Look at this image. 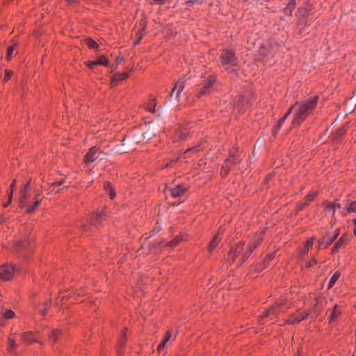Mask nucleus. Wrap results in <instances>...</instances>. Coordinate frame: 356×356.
Returning a JSON list of instances; mask_svg holds the SVG:
<instances>
[{
	"label": "nucleus",
	"mask_w": 356,
	"mask_h": 356,
	"mask_svg": "<svg viewBox=\"0 0 356 356\" xmlns=\"http://www.w3.org/2000/svg\"><path fill=\"white\" fill-rule=\"evenodd\" d=\"M316 97H313L307 99L298 106V109L294 114L292 120V125L293 127L300 125L316 108Z\"/></svg>",
	"instance_id": "nucleus-1"
},
{
	"label": "nucleus",
	"mask_w": 356,
	"mask_h": 356,
	"mask_svg": "<svg viewBox=\"0 0 356 356\" xmlns=\"http://www.w3.org/2000/svg\"><path fill=\"white\" fill-rule=\"evenodd\" d=\"M251 253L252 252H250L248 247L245 250L244 243H239L231 248L227 254V259L231 261H234L236 258L240 257V264H242L249 257Z\"/></svg>",
	"instance_id": "nucleus-2"
},
{
	"label": "nucleus",
	"mask_w": 356,
	"mask_h": 356,
	"mask_svg": "<svg viewBox=\"0 0 356 356\" xmlns=\"http://www.w3.org/2000/svg\"><path fill=\"white\" fill-rule=\"evenodd\" d=\"M220 60L222 66L226 70H229L231 67L236 66L238 64V60L234 54L227 49L222 51Z\"/></svg>",
	"instance_id": "nucleus-3"
},
{
	"label": "nucleus",
	"mask_w": 356,
	"mask_h": 356,
	"mask_svg": "<svg viewBox=\"0 0 356 356\" xmlns=\"http://www.w3.org/2000/svg\"><path fill=\"white\" fill-rule=\"evenodd\" d=\"M19 272V268L15 265L4 264L0 267V278L4 281L12 279L14 273Z\"/></svg>",
	"instance_id": "nucleus-4"
},
{
	"label": "nucleus",
	"mask_w": 356,
	"mask_h": 356,
	"mask_svg": "<svg viewBox=\"0 0 356 356\" xmlns=\"http://www.w3.org/2000/svg\"><path fill=\"white\" fill-rule=\"evenodd\" d=\"M216 85V78L209 76V79L204 81L202 88L198 92L197 97L198 98L203 95H209L213 90Z\"/></svg>",
	"instance_id": "nucleus-5"
},
{
	"label": "nucleus",
	"mask_w": 356,
	"mask_h": 356,
	"mask_svg": "<svg viewBox=\"0 0 356 356\" xmlns=\"http://www.w3.org/2000/svg\"><path fill=\"white\" fill-rule=\"evenodd\" d=\"M101 152L95 146L90 148V151L85 155L84 159L86 163H92L99 158Z\"/></svg>",
	"instance_id": "nucleus-6"
},
{
	"label": "nucleus",
	"mask_w": 356,
	"mask_h": 356,
	"mask_svg": "<svg viewBox=\"0 0 356 356\" xmlns=\"http://www.w3.org/2000/svg\"><path fill=\"white\" fill-rule=\"evenodd\" d=\"M339 229H337L335 230L334 234L332 237H329L328 236H324L323 241L320 243L318 248H327L339 236Z\"/></svg>",
	"instance_id": "nucleus-7"
},
{
	"label": "nucleus",
	"mask_w": 356,
	"mask_h": 356,
	"mask_svg": "<svg viewBox=\"0 0 356 356\" xmlns=\"http://www.w3.org/2000/svg\"><path fill=\"white\" fill-rule=\"evenodd\" d=\"M264 233L260 232L257 234L254 238L251 240L248 245L250 252H252L253 250L259 245L260 242L263 240Z\"/></svg>",
	"instance_id": "nucleus-8"
},
{
	"label": "nucleus",
	"mask_w": 356,
	"mask_h": 356,
	"mask_svg": "<svg viewBox=\"0 0 356 356\" xmlns=\"http://www.w3.org/2000/svg\"><path fill=\"white\" fill-rule=\"evenodd\" d=\"M20 199H19V207L21 208L26 206V200L29 197L28 193V186H23L20 189Z\"/></svg>",
	"instance_id": "nucleus-9"
},
{
	"label": "nucleus",
	"mask_w": 356,
	"mask_h": 356,
	"mask_svg": "<svg viewBox=\"0 0 356 356\" xmlns=\"http://www.w3.org/2000/svg\"><path fill=\"white\" fill-rule=\"evenodd\" d=\"M187 188L184 185H177L175 188L170 190V194L173 197H177L182 196Z\"/></svg>",
	"instance_id": "nucleus-10"
},
{
	"label": "nucleus",
	"mask_w": 356,
	"mask_h": 356,
	"mask_svg": "<svg viewBox=\"0 0 356 356\" xmlns=\"http://www.w3.org/2000/svg\"><path fill=\"white\" fill-rule=\"evenodd\" d=\"M184 77L180 79L179 80H178L176 83L175 84V86L172 89V92H175V90L177 91V97L178 98L179 96V94L181 93V92L183 90L184 88Z\"/></svg>",
	"instance_id": "nucleus-11"
},
{
	"label": "nucleus",
	"mask_w": 356,
	"mask_h": 356,
	"mask_svg": "<svg viewBox=\"0 0 356 356\" xmlns=\"http://www.w3.org/2000/svg\"><path fill=\"white\" fill-rule=\"evenodd\" d=\"M234 165L230 161H229L227 159L225 161L222 165V170H221V175L222 176H226L229 171L232 170L231 166Z\"/></svg>",
	"instance_id": "nucleus-12"
},
{
	"label": "nucleus",
	"mask_w": 356,
	"mask_h": 356,
	"mask_svg": "<svg viewBox=\"0 0 356 356\" xmlns=\"http://www.w3.org/2000/svg\"><path fill=\"white\" fill-rule=\"evenodd\" d=\"M234 165L230 161H229L227 159L225 161L222 165V170H221V175L222 176H226L229 171L232 170L231 166Z\"/></svg>",
	"instance_id": "nucleus-13"
},
{
	"label": "nucleus",
	"mask_w": 356,
	"mask_h": 356,
	"mask_svg": "<svg viewBox=\"0 0 356 356\" xmlns=\"http://www.w3.org/2000/svg\"><path fill=\"white\" fill-rule=\"evenodd\" d=\"M346 243V238L344 236H341L340 238L337 241V242L334 244L333 248H332V252H336L339 248L344 245Z\"/></svg>",
	"instance_id": "nucleus-14"
},
{
	"label": "nucleus",
	"mask_w": 356,
	"mask_h": 356,
	"mask_svg": "<svg viewBox=\"0 0 356 356\" xmlns=\"http://www.w3.org/2000/svg\"><path fill=\"white\" fill-rule=\"evenodd\" d=\"M129 76L127 72L124 73H117L113 76V78L112 79V85L114 86H115V82L118 81L123 80L126 78H127Z\"/></svg>",
	"instance_id": "nucleus-15"
},
{
	"label": "nucleus",
	"mask_w": 356,
	"mask_h": 356,
	"mask_svg": "<svg viewBox=\"0 0 356 356\" xmlns=\"http://www.w3.org/2000/svg\"><path fill=\"white\" fill-rule=\"evenodd\" d=\"M219 242H220L219 235H218V234H217L214 236L213 240L210 242L209 247H208V250L209 252H212L216 248V247L219 243Z\"/></svg>",
	"instance_id": "nucleus-16"
},
{
	"label": "nucleus",
	"mask_w": 356,
	"mask_h": 356,
	"mask_svg": "<svg viewBox=\"0 0 356 356\" xmlns=\"http://www.w3.org/2000/svg\"><path fill=\"white\" fill-rule=\"evenodd\" d=\"M234 165H236L241 162V159L238 155L234 152H230L229 156L227 159Z\"/></svg>",
	"instance_id": "nucleus-17"
},
{
	"label": "nucleus",
	"mask_w": 356,
	"mask_h": 356,
	"mask_svg": "<svg viewBox=\"0 0 356 356\" xmlns=\"http://www.w3.org/2000/svg\"><path fill=\"white\" fill-rule=\"evenodd\" d=\"M40 202H41L40 200H35L34 203H33V205L28 204L26 203V207H27V209H26V212L29 213H32L40 205Z\"/></svg>",
	"instance_id": "nucleus-18"
},
{
	"label": "nucleus",
	"mask_w": 356,
	"mask_h": 356,
	"mask_svg": "<svg viewBox=\"0 0 356 356\" xmlns=\"http://www.w3.org/2000/svg\"><path fill=\"white\" fill-rule=\"evenodd\" d=\"M32 335H33L32 332H24L22 334V339L27 343L37 341L35 339H33Z\"/></svg>",
	"instance_id": "nucleus-19"
},
{
	"label": "nucleus",
	"mask_w": 356,
	"mask_h": 356,
	"mask_svg": "<svg viewBox=\"0 0 356 356\" xmlns=\"http://www.w3.org/2000/svg\"><path fill=\"white\" fill-rule=\"evenodd\" d=\"M281 305L280 304H276L275 305L273 306L268 311H266L265 312H264V314H262L261 317L262 318H266L270 314H276L277 313V308H278Z\"/></svg>",
	"instance_id": "nucleus-20"
},
{
	"label": "nucleus",
	"mask_w": 356,
	"mask_h": 356,
	"mask_svg": "<svg viewBox=\"0 0 356 356\" xmlns=\"http://www.w3.org/2000/svg\"><path fill=\"white\" fill-rule=\"evenodd\" d=\"M339 276H340V273L339 272H335L334 273V275L330 278V280L328 282V285H327L328 289H330L334 286V284H335L337 280L339 279Z\"/></svg>",
	"instance_id": "nucleus-21"
},
{
	"label": "nucleus",
	"mask_w": 356,
	"mask_h": 356,
	"mask_svg": "<svg viewBox=\"0 0 356 356\" xmlns=\"http://www.w3.org/2000/svg\"><path fill=\"white\" fill-rule=\"evenodd\" d=\"M104 188L106 191L107 192L108 195H109L111 199H113L115 196V193L113 190V188L111 185L109 183H106L104 184Z\"/></svg>",
	"instance_id": "nucleus-22"
},
{
	"label": "nucleus",
	"mask_w": 356,
	"mask_h": 356,
	"mask_svg": "<svg viewBox=\"0 0 356 356\" xmlns=\"http://www.w3.org/2000/svg\"><path fill=\"white\" fill-rule=\"evenodd\" d=\"M61 331L60 330H52L51 334L49 335V339L51 340L54 343L56 341V339L58 338L60 334Z\"/></svg>",
	"instance_id": "nucleus-23"
},
{
	"label": "nucleus",
	"mask_w": 356,
	"mask_h": 356,
	"mask_svg": "<svg viewBox=\"0 0 356 356\" xmlns=\"http://www.w3.org/2000/svg\"><path fill=\"white\" fill-rule=\"evenodd\" d=\"M340 314H341V311H339L337 309V306L335 305L333 308L332 313H331L330 320L331 321H334L340 315Z\"/></svg>",
	"instance_id": "nucleus-24"
},
{
	"label": "nucleus",
	"mask_w": 356,
	"mask_h": 356,
	"mask_svg": "<svg viewBox=\"0 0 356 356\" xmlns=\"http://www.w3.org/2000/svg\"><path fill=\"white\" fill-rule=\"evenodd\" d=\"M86 44L91 49H96L98 47V44L91 38H87L86 40Z\"/></svg>",
	"instance_id": "nucleus-25"
},
{
	"label": "nucleus",
	"mask_w": 356,
	"mask_h": 356,
	"mask_svg": "<svg viewBox=\"0 0 356 356\" xmlns=\"http://www.w3.org/2000/svg\"><path fill=\"white\" fill-rule=\"evenodd\" d=\"M95 63L97 65H102L104 66H107L108 65L107 59L104 56H99L98 60L95 61Z\"/></svg>",
	"instance_id": "nucleus-26"
},
{
	"label": "nucleus",
	"mask_w": 356,
	"mask_h": 356,
	"mask_svg": "<svg viewBox=\"0 0 356 356\" xmlns=\"http://www.w3.org/2000/svg\"><path fill=\"white\" fill-rule=\"evenodd\" d=\"M335 209H336V204H334V203H328L327 204H326V206L325 207V210L326 211H327V212L332 211L333 213L335 212Z\"/></svg>",
	"instance_id": "nucleus-27"
},
{
	"label": "nucleus",
	"mask_w": 356,
	"mask_h": 356,
	"mask_svg": "<svg viewBox=\"0 0 356 356\" xmlns=\"http://www.w3.org/2000/svg\"><path fill=\"white\" fill-rule=\"evenodd\" d=\"M348 212L356 213V201L352 202L347 207Z\"/></svg>",
	"instance_id": "nucleus-28"
},
{
	"label": "nucleus",
	"mask_w": 356,
	"mask_h": 356,
	"mask_svg": "<svg viewBox=\"0 0 356 356\" xmlns=\"http://www.w3.org/2000/svg\"><path fill=\"white\" fill-rule=\"evenodd\" d=\"M155 107H156L155 99H152L151 101V103L149 104V106H147L146 109L151 113H154L156 111Z\"/></svg>",
	"instance_id": "nucleus-29"
},
{
	"label": "nucleus",
	"mask_w": 356,
	"mask_h": 356,
	"mask_svg": "<svg viewBox=\"0 0 356 356\" xmlns=\"http://www.w3.org/2000/svg\"><path fill=\"white\" fill-rule=\"evenodd\" d=\"M181 240V237H177V238H174L173 240L170 241L169 243H168L167 245L169 247L176 246Z\"/></svg>",
	"instance_id": "nucleus-30"
},
{
	"label": "nucleus",
	"mask_w": 356,
	"mask_h": 356,
	"mask_svg": "<svg viewBox=\"0 0 356 356\" xmlns=\"http://www.w3.org/2000/svg\"><path fill=\"white\" fill-rule=\"evenodd\" d=\"M294 5H295V2H294V1H293V0H291V1L289 3V4H288L287 7L286 8V13L289 12V15H291V13H292V10H293V8H294Z\"/></svg>",
	"instance_id": "nucleus-31"
},
{
	"label": "nucleus",
	"mask_w": 356,
	"mask_h": 356,
	"mask_svg": "<svg viewBox=\"0 0 356 356\" xmlns=\"http://www.w3.org/2000/svg\"><path fill=\"white\" fill-rule=\"evenodd\" d=\"M307 314H305V315H299L298 316L296 317L293 321H292V323H300L301 322L302 320H304L307 316Z\"/></svg>",
	"instance_id": "nucleus-32"
},
{
	"label": "nucleus",
	"mask_w": 356,
	"mask_h": 356,
	"mask_svg": "<svg viewBox=\"0 0 356 356\" xmlns=\"http://www.w3.org/2000/svg\"><path fill=\"white\" fill-rule=\"evenodd\" d=\"M3 316L6 318L10 319L15 316V313L12 310H6L3 314Z\"/></svg>",
	"instance_id": "nucleus-33"
},
{
	"label": "nucleus",
	"mask_w": 356,
	"mask_h": 356,
	"mask_svg": "<svg viewBox=\"0 0 356 356\" xmlns=\"http://www.w3.org/2000/svg\"><path fill=\"white\" fill-rule=\"evenodd\" d=\"M313 244V238L308 240L305 245L304 254L307 253L309 248Z\"/></svg>",
	"instance_id": "nucleus-34"
},
{
	"label": "nucleus",
	"mask_w": 356,
	"mask_h": 356,
	"mask_svg": "<svg viewBox=\"0 0 356 356\" xmlns=\"http://www.w3.org/2000/svg\"><path fill=\"white\" fill-rule=\"evenodd\" d=\"M17 346L15 340L13 339H11L10 337L8 338V348L9 350L11 351L12 348H14Z\"/></svg>",
	"instance_id": "nucleus-35"
},
{
	"label": "nucleus",
	"mask_w": 356,
	"mask_h": 356,
	"mask_svg": "<svg viewBox=\"0 0 356 356\" xmlns=\"http://www.w3.org/2000/svg\"><path fill=\"white\" fill-rule=\"evenodd\" d=\"M104 216H105V214L102 211H101L98 213H96L95 217V220L98 222L104 218Z\"/></svg>",
	"instance_id": "nucleus-36"
},
{
	"label": "nucleus",
	"mask_w": 356,
	"mask_h": 356,
	"mask_svg": "<svg viewBox=\"0 0 356 356\" xmlns=\"http://www.w3.org/2000/svg\"><path fill=\"white\" fill-rule=\"evenodd\" d=\"M13 49H14V47L13 46L9 47L8 49L7 54H6V58L8 60H10L11 58H12V54H13Z\"/></svg>",
	"instance_id": "nucleus-37"
},
{
	"label": "nucleus",
	"mask_w": 356,
	"mask_h": 356,
	"mask_svg": "<svg viewBox=\"0 0 356 356\" xmlns=\"http://www.w3.org/2000/svg\"><path fill=\"white\" fill-rule=\"evenodd\" d=\"M49 308V304L47 302L44 304V309L42 310H40V313L42 316H44L46 314V313L48 312Z\"/></svg>",
	"instance_id": "nucleus-38"
},
{
	"label": "nucleus",
	"mask_w": 356,
	"mask_h": 356,
	"mask_svg": "<svg viewBox=\"0 0 356 356\" xmlns=\"http://www.w3.org/2000/svg\"><path fill=\"white\" fill-rule=\"evenodd\" d=\"M308 10H309V8H301L299 9V14L302 17H305L307 15Z\"/></svg>",
	"instance_id": "nucleus-39"
},
{
	"label": "nucleus",
	"mask_w": 356,
	"mask_h": 356,
	"mask_svg": "<svg viewBox=\"0 0 356 356\" xmlns=\"http://www.w3.org/2000/svg\"><path fill=\"white\" fill-rule=\"evenodd\" d=\"M12 200H13V191H10V193L8 195V202L3 204V207H7L11 203Z\"/></svg>",
	"instance_id": "nucleus-40"
},
{
	"label": "nucleus",
	"mask_w": 356,
	"mask_h": 356,
	"mask_svg": "<svg viewBox=\"0 0 356 356\" xmlns=\"http://www.w3.org/2000/svg\"><path fill=\"white\" fill-rule=\"evenodd\" d=\"M12 74H13V72L12 71L6 70V75H5L4 80L5 81L9 80L10 79Z\"/></svg>",
	"instance_id": "nucleus-41"
},
{
	"label": "nucleus",
	"mask_w": 356,
	"mask_h": 356,
	"mask_svg": "<svg viewBox=\"0 0 356 356\" xmlns=\"http://www.w3.org/2000/svg\"><path fill=\"white\" fill-rule=\"evenodd\" d=\"M64 181L65 180L63 179H62L60 181H59L58 182L53 183V184H52V186L54 187L53 190H55L56 186H61L63 184Z\"/></svg>",
	"instance_id": "nucleus-42"
},
{
	"label": "nucleus",
	"mask_w": 356,
	"mask_h": 356,
	"mask_svg": "<svg viewBox=\"0 0 356 356\" xmlns=\"http://www.w3.org/2000/svg\"><path fill=\"white\" fill-rule=\"evenodd\" d=\"M165 343L166 342L163 340L161 342V343L158 346L157 350L159 353H161V350L164 348Z\"/></svg>",
	"instance_id": "nucleus-43"
},
{
	"label": "nucleus",
	"mask_w": 356,
	"mask_h": 356,
	"mask_svg": "<svg viewBox=\"0 0 356 356\" xmlns=\"http://www.w3.org/2000/svg\"><path fill=\"white\" fill-rule=\"evenodd\" d=\"M85 63L90 69H92L95 65H97V64L95 63V61H87Z\"/></svg>",
	"instance_id": "nucleus-44"
},
{
	"label": "nucleus",
	"mask_w": 356,
	"mask_h": 356,
	"mask_svg": "<svg viewBox=\"0 0 356 356\" xmlns=\"http://www.w3.org/2000/svg\"><path fill=\"white\" fill-rule=\"evenodd\" d=\"M177 136L179 138L180 140H184L185 138V134L182 132L181 130H179L177 133Z\"/></svg>",
	"instance_id": "nucleus-45"
},
{
	"label": "nucleus",
	"mask_w": 356,
	"mask_h": 356,
	"mask_svg": "<svg viewBox=\"0 0 356 356\" xmlns=\"http://www.w3.org/2000/svg\"><path fill=\"white\" fill-rule=\"evenodd\" d=\"M165 1H166V0H152V3L162 5V4L165 3Z\"/></svg>",
	"instance_id": "nucleus-46"
},
{
	"label": "nucleus",
	"mask_w": 356,
	"mask_h": 356,
	"mask_svg": "<svg viewBox=\"0 0 356 356\" xmlns=\"http://www.w3.org/2000/svg\"><path fill=\"white\" fill-rule=\"evenodd\" d=\"M171 333L170 331H168L165 334V338L163 339L164 341L167 342L168 341L170 340V337H171Z\"/></svg>",
	"instance_id": "nucleus-47"
},
{
	"label": "nucleus",
	"mask_w": 356,
	"mask_h": 356,
	"mask_svg": "<svg viewBox=\"0 0 356 356\" xmlns=\"http://www.w3.org/2000/svg\"><path fill=\"white\" fill-rule=\"evenodd\" d=\"M315 195H316V193L308 194L307 196L306 197L307 201H312L314 199Z\"/></svg>",
	"instance_id": "nucleus-48"
},
{
	"label": "nucleus",
	"mask_w": 356,
	"mask_h": 356,
	"mask_svg": "<svg viewBox=\"0 0 356 356\" xmlns=\"http://www.w3.org/2000/svg\"><path fill=\"white\" fill-rule=\"evenodd\" d=\"M15 182H16L15 180H13V183L11 184V185H10V190L11 191H10L13 192V190H14V188L15 187Z\"/></svg>",
	"instance_id": "nucleus-49"
},
{
	"label": "nucleus",
	"mask_w": 356,
	"mask_h": 356,
	"mask_svg": "<svg viewBox=\"0 0 356 356\" xmlns=\"http://www.w3.org/2000/svg\"><path fill=\"white\" fill-rule=\"evenodd\" d=\"M285 120H286V118H282L280 120V121L278 122V124H280V125L282 126V124H284Z\"/></svg>",
	"instance_id": "nucleus-50"
},
{
	"label": "nucleus",
	"mask_w": 356,
	"mask_h": 356,
	"mask_svg": "<svg viewBox=\"0 0 356 356\" xmlns=\"http://www.w3.org/2000/svg\"><path fill=\"white\" fill-rule=\"evenodd\" d=\"M285 120H286V118H282L280 120V121L278 122V124H280V125L282 126V124H284Z\"/></svg>",
	"instance_id": "nucleus-51"
},
{
	"label": "nucleus",
	"mask_w": 356,
	"mask_h": 356,
	"mask_svg": "<svg viewBox=\"0 0 356 356\" xmlns=\"http://www.w3.org/2000/svg\"><path fill=\"white\" fill-rule=\"evenodd\" d=\"M285 120H286V118H282L280 120V121L278 122V124H280V125L282 126V124H284Z\"/></svg>",
	"instance_id": "nucleus-52"
},
{
	"label": "nucleus",
	"mask_w": 356,
	"mask_h": 356,
	"mask_svg": "<svg viewBox=\"0 0 356 356\" xmlns=\"http://www.w3.org/2000/svg\"><path fill=\"white\" fill-rule=\"evenodd\" d=\"M16 245H17V249H21V248H24V245H22V243H19V242Z\"/></svg>",
	"instance_id": "nucleus-53"
},
{
	"label": "nucleus",
	"mask_w": 356,
	"mask_h": 356,
	"mask_svg": "<svg viewBox=\"0 0 356 356\" xmlns=\"http://www.w3.org/2000/svg\"><path fill=\"white\" fill-rule=\"evenodd\" d=\"M278 132H279V130L273 128V134L274 136H275L278 134Z\"/></svg>",
	"instance_id": "nucleus-54"
},
{
	"label": "nucleus",
	"mask_w": 356,
	"mask_h": 356,
	"mask_svg": "<svg viewBox=\"0 0 356 356\" xmlns=\"http://www.w3.org/2000/svg\"><path fill=\"white\" fill-rule=\"evenodd\" d=\"M281 127H282V126L280 125V124H278V123L276 126L274 127V128L277 130H280Z\"/></svg>",
	"instance_id": "nucleus-55"
},
{
	"label": "nucleus",
	"mask_w": 356,
	"mask_h": 356,
	"mask_svg": "<svg viewBox=\"0 0 356 356\" xmlns=\"http://www.w3.org/2000/svg\"><path fill=\"white\" fill-rule=\"evenodd\" d=\"M295 106H292L289 109V111H287V115H289L291 113V111L293 110V108H294Z\"/></svg>",
	"instance_id": "nucleus-56"
},
{
	"label": "nucleus",
	"mask_w": 356,
	"mask_h": 356,
	"mask_svg": "<svg viewBox=\"0 0 356 356\" xmlns=\"http://www.w3.org/2000/svg\"><path fill=\"white\" fill-rule=\"evenodd\" d=\"M316 261L314 259H313L312 262L309 263V266H312L314 264H316Z\"/></svg>",
	"instance_id": "nucleus-57"
},
{
	"label": "nucleus",
	"mask_w": 356,
	"mask_h": 356,
	"mask_svg": "<svg viewBox=\"0 0 356 356\" xmlns=\"http://www.w3.org/2000/svg\"><path fill=\"white\" fill-rule=\"evenodd\" d=\"M273 258V254H270V255L267 256V259H268V260H270V259H272Z\"/></svg>",
	"instance_id": "nucleus-58"
},
{
	"label": "nucleus",
	"mask_w": 356,
	"mask_h": 356,
	"mask_svg": "<svg viewBox=\"0 0 356 356\" xmlns=\"http://www.w3.org/2000/svg\"><path fill=\"white\" fill-rule=\"evenodd\" d=\"M122 60V58H118L117 59V65L119 64L121 62Z\"/></svg>",
	"instance_id": "nucleus-59"
},
{
	"label": "nucleus",
	"mask_w": 356,
	"mask_h": 356,
	"mask_svg": "<svg viewBox=\"0 0 356 356\" xmlns=\"http://www.w3.org/2000/svg\"><path fill=\"white\" fill-rule=\"evenodd\" d=\"M353 223L355 224V228H356V218L353 219Z\"/></svg>",
	"instance_id": "nucleus-60"
},
{
	"label": "nucleus",
	"mask_w": 356,
	"mask_h": 356,
	"mask_svg": "<svg viewBox=\"0 0 356 356\" xmlns=\"http://www.w3.org/2000/svg\"><path fill=\"white\" fill-rule=\"evenodd\" d=\"M30 182H31V179L28 181V183L26 184H25L24 186H28V188L29 187V185H30Z\"/></svg>",
	"instance_id": "nucleus-61"
},
{
	"label": "nucleus",
	"mask_w": 356,
	"mask_h": 356,
	"mask_svg": "<svg viewBox=\"0 0 356 356\" xmlns=\"http://www.w3.org/2000/svg\"><path fill=\"white\" fill-rule=\"evenodd\" d=\"M336 208H340V204H336Z\"/></svg>",
	"instance_id": "nucleus-62"
},
{
	"label": "nucleus",
	"mask_w": 356,
	"mask_h": 356,
	"mask_svg": "<svg viewBox=\"0 0 356 356\" xmlns=\"http://www.w3.org/2000/svg\"><path fill=\"white\" fill-rule=\"evenodd\" d=\"M173 93H174V92H172V90L171 92L170 93V96L172 97Z\"/></svg>",
	"instance_id": "nucleus-63"
},
{
	"label": "nucleus",
	"mask_w": 356,
	"mask_h": 356,
	"mask_svg": "<svg viewBox=\"0 0 356 356\" xmlns=\"http://www.w3.org/2000/svg\"><path fill=\"white\" fill-rule=\"evenodd\" d=\"M3 323L0 321V326H3Z\"/></svg>",
	"instance_id": "nucleus-64"
}]
</instances>
